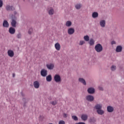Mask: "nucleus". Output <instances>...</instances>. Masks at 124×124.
Masks as SVG:
<instances>
[{
  "label": "nucleus",
  "instance_id": "nucleus-31",
  "mask_svg": "<svg viewBox=\"0 0 124 124\" xmlns=\"http://www.w3.org/2000/svg\"><path fill=\"white\" fill-rule=\"evenodd\" d=\"M72 118L74 121H78V118L76 116H73Z\"/></svg>",
  "mask_w": 124,
  "mask_h": 124
},
{
  "label": "nucleus",
  "instance_id": "nucleus-24",
  "mask_svg": "<svg viewBox=\"0 0 124 124\" xmlns=\"http://www.w3.org/2000/svg\"><path fill=\"white\" fill-rule=\"evenodd\" d=\"M65 25L66 27H71V25H72V23L70 21H67Z\"/></svg>",
  "mask_w": 124,
  "mask_h": 124
},
{
  "label": "nucleus",
  "instance_id": "nucleus-22",
  "mask_svg": "<svg viewBox=\"0 0 124 124\" xmlns=\"http://www.w3.org/2000/svg\"><path fill=\"white\" fill-rule=\"evenodd\" d=\"M78 80L80 82V83H82V84H83V85H86V81H85V79L82 78H79Z\"/></svg>",
  "mask_w": 124,
  "mask_h": 124
},
{
  "label": "nucleus",
  "instance_id": "nucleus-12",
  "mask_svg": "<svg viewBox=\"0 0 124 124\" xmlns=\"http://www.w3.org/2000/svg\"><path fill=\"white\" fill-rule=\"evenodd\" d=\"M88 93L93 94L94 93V89L93 88H90L88 89Z\"/></svg>",
  "mask_w": 124,
  "mask_h": 124
},
{
  "label": "nucleus",
  "instance_id": "nucleus-4",
  "mask_svg": "<svg viewBox=\"0 0 124 124\" xmlns=\"http://www.w3.org/2000/svg\"><path fill=\"white\" fill-rule=\"evenodd\" d=\"M7 54L10 58H13V57H14V51L11 49L8 50Z\"/></svg>",
  "mask_w": 124,
  "mask_h": 124
},
{
  "label": "nucleus",
  "instance_id": "nucleus-20",
  "mask_svg": "<svg viewBox=\"0 0 124 124\" xmlns=\"http://www.w3.org/2000/svg\"><path fill=\"white\" fill-rule=\"evenodd\" d=\"M97 113L99 115H103V114H104V111L101 109H98V110H97Z\"/></svg>",
  "mask_w": 124,
  "mask_h": 124
},
{
  "label": "nucleus",
  "instance_id": "nucleus-39",
  "mask_svg": "<svg viewBox=\"0 0 124 124\" xmlns=\"http://www.w3.org/2000/svg\"><path fill=\"white\" fill-rule=\"evenodd\" d=\"M98 89L100 91H103V88L101 87H99Z\"/></svg>",
  "mask_w": 124,
  "mask_h": 124
},
{
  "label": "nucleus",
  "instance_id": "nucleus-1",
  "mask_svg": "<svg viewBox=\"0 0 124 124\" xmlns=\"http://www.w3.org/2000/svg\"><path fill=\"white\" fill-rule=\"evenodd\" d=\"M94 49L97 53H100V52H102L103 47H102V45H101V44H98L95 46Z\"/></svg>",
  "mask_w": 124,
  "mask_h": 124
},
{
  "label": "nucleus",
  "instance_id": "nucleus-16",
  "mask_svg": "<svg viewBox=\"0 0 124 124\" xmlns=\"http://www.w3.org/2000/svg\"><path fill=\"white\" fill-rule=\"evenodd\" d=\"M6 10H7V11H9V10H14L15 8L13 7V6H9V5H7L6 7Z\"/></svg>",
  "mask_w": 124,
  "mask_h": 124
},
{
  "label": "nucleus",
  "instance_id": "nucleus-43",
  "mask_svg": "<svg viewBox=\"0 0 124 124\" xmlns=\"http://www.w3.org/2000/svg\"><path fill=\"white\" fill-rule=\"evenodd\" d=\"M13 77H15V74H13Z\"/></svg>",
  "mask_w": 124,
  "mask_h": 124
},
{
  "label": "nucleus",
  "instance_id": "nucleus-29",
  "mask_svg": "<svg viewBox=\"0 0 124 124\" xmlns=\"http://www.w3.org/2000/svg\"><path fill=\"white\" fill-rule=\"evenodd\" d=\"M89 122H90V123H95V119H94V118H90L89 120Z\"/></svg>",
  "mask_w": 124,
  "mask_h": 124
},
{
  "label": "nucleus",
  "instance_id": "nucleus-32",
  "mask_svg": "<svg viewBox=\"0 0 124 124\" xmlns=\"http://www.w3.org/2000/svg\"><path fill=\"white\" fill-rule=\"evenodd\" d=\"M59 124H65V122L63 120H61L59 122Z\"/></svg>",
  "mask_w": 124,
  "mask_h": 124
},
{
  "label": "nucleus",
  "instance_id": "nucleus-40",
  "mask_svg": "<svg viewBox=\"0 0 124 124\" xmlns=\"http://www.w3.org/2000/svg\"><path fill=\"white\" fill-rule=\"evenodd\" d=\"M76 124H86L84 122H79L78 123H76Z\"/></svg>",
  "mask_w": 124,
  "mask_h": 124
},
{
  "label": "nucleus",
  "instance_id": "nucleus-26",
  "mask_svg": "<svg viewBox=\"0 0 124 124\" xmlns=\"http://www.w3.org/2000/svg\"><path fill=\"white\" fill-rule=\"evenodd\" d=\"M48 13L49 15H53V14H54V10L53 9H50L48 11Z\"/></svg>",
  "mask_w": 124,
  "mask_h": 124
},
{
  "label": "nucleus",
  "instance_id": "nucleus-25",
  "mask_svg": "<svg viewBox=\"0 0 124 124\" xmlns=\"http://www.w3.org/2000/svg\"><path fill=\"white\" fill-rule=\"evenodd\" d=\"M89 44L91 46H93L94 44V40L93 39H91L89 41Z\"/></svg>",
  "mask_w": 124,
  "mask_h": 124
},
{
  "label": "nucleus",
  "instance_id": "nucleus-41",
  "mask_svg": "<svg viewBox=\"0 0 124 124\" xmlns=\"http://www.w3.org/2000/svg\"><path fill=\"white\" fill-rule=\"evenodd\" d=\"M112 45H114V44H116V42L113 41L111 42Z\"/></svg>",
  "mask_w": 124,
  "mask_h": 124
},
{
  "label": "nucleus",
  "instance_id": "nucleus-5",
  "mask_svg": "<svg viewBox=\"0 0 124 124\" xmlns=\"http://www.w3.org/2000/svg\"><path fill=\"white\" fill-rule=\"evenodd\" d=\"M54 67H55V65L53 63L46 64L47 68H48V69H49L50 70H51L52 69H53Z\"/></svg>",
  "mask_w": 124,
  "mask_h": 124
},
{
  "label": "nucleus",
  "instance_id": "nucleus-30",
  "mask_svg": "<svg viewBox=\"0 0 124 124\" xmlns=\"http://www.w3.org/2000/svg\"><path fill=\"white\" fill-rule=\"evenodd\" d=\"M116 66L115 65H112L111 68H110V69L111 70H112V71H114V70H116Z\"/></svg>",
  "mask_w": 124,
  "mask_h": 124
},
{
  "label": "nucleus",
  "instance_id": "nucleus-2",
  "mask_svg": "<svg viewBox=\"0 0 124 124\" xmlns=\"http://www.w3.org/2000/svg\"><path fill=\"white\" fill-rule=\"evenodd\" d=\"M47 72L46 69H43L41 71V75L43 76V77H46L47 76Z\"/></svg>",
  "mask_w": 124,
  "mask_h": 124
},
{
  "label": "nucleus",
  "instance_id": "nucleus-3",
  "mask_svg": "<svg viewBox=\"0 0 124 124\" xmlns=\"http://www.w3.org/2000/svg\"><path fill=\"white\" fill-rule=\"evenodd\" d=\"M61 76L59 75H55L54 76V81L56 82V83H58L59 82H61Z\"/></svg>",
  "mask_w": 124,
  "mask_h": 124
},
{
  "label": "nucleus",
  "instance_id": "nucleus-28",
  "mask_svg": "<svg viewBox=\"0 0 124 124\" xmlns=\"http://www.w3.org/2000/svg\"><path fill=\"white\" fill-rule=\"evenodd\" d=\"M81 5L80 4H77L76 5L75 7L76 9H80L81 8Z\"/></svg>",
  "mask_w": 124,
  "mask_h": 124
},
{
  "label": "nucleus",
  "instance_id": "nucleus-13",
  "mask_svg": "<svg viewBox=\"0 0 124 124\" xmlns=\"http://www.w3.org/2000/svg\"><path fill=\"white\" fill-rule=\"evenodd\" d=\"M9 32H10L11 34H14V33H15V29L12 27L10 28Z\"/></svg>",
  "mask_w": 124,
  "mask_h": 124
},
{
  "label": "nucleus",
  "instance_id": "nucleus-18",
  "mask_svg": "<svg viewBox=\"0 0 124 124\" xmlns=\"http://www.w3.org/2000/svg\"><path fill=\"white\" fill-rule=\"evenodd\" d=\"M95 108L96 109V110H100L102 108V105L97 104L95 106Z\"/></svg>",
  "mask_w": 124,
  "mask_h": 124
},
{
  "label": "nucleus",
  "instance_id": "nucleus-27",
  "mask_svg": "<svg viewBox=\"0 0 124 124\" xmlns=\"http://www.w3.org/2000/svg\"><path fill=\"white\" fill-rule=\"evenodd\" d=\"M84 39L85 41H89L90 40V37L88 35L84 36Z\"/></svg>",
  "mask_w": 124,
  "mask_h": 124
},
{
  "label": "nucleus",
  "instance_id": "nucleus-11",
  "mask_svg": "<svg viewBox=\"0 0 124 124\" xmlns=\"http://www.w3.org/2000/svg\"><path fill=\"white\" fill-rule=\"evenodd\" d=\"M122 50H123V47L121 46H117L116 49V51L117 53L122 52Z\"/></svg>",
  "mask_w": 124,
  "mask_h": 124
},
{
  "label": "nucleus",
  "instance_id": "nucleus-35",
  "mask_svg": "<svg viewBox=\"0 0 124 124\" xmlns=\"http://www.w3.org/2000/svg\"><path fill=\"white\" fill-rule=\"evenodd\" d=\"M63 118H67V117H68V115L65 113H63Z\"/></svg>",
  "mask_w": 124,
  "mask_h": 124
},
{
  "label": "nucleus",
  "instance_id": "nucleus-36",
  "mask_svg": "<svg viewBox=\"0 0 124 124\" xmlns=\"http://www.w3.org/2000/svg\"><path fill=\"white\" fill-rule=\"evenodd\" d=\"M2 5H3V3L2 2V0H0V7H2Z\"/></svg>",
  "mask_w": 124,
  "mask_h": 124
},
{
  "label": "nucleus",
  "instance_id": "nucleus-37",
  "mask_svg": "<svg viewBox=\"0 0 124 124\" xmlns=\"http://www.w3.org/2000/svg\"><path fill=\"white\" fill-rule=\"evenodd\" d=\"M31 32H32V29L31 28L28 31V33L31 34Z\"/></svg>",
  "mask_w": 124,
  "mask_h": 124
},
{
  "label": "nucleus",
  "instance_id": "nucleus-17",
  "mask_svg": "<svg viewBox=\"0 0 124 124\" xmlns=\"http://www.w3.org/2000/svg\"><path fill=\"white\" fill-rule=\"evenodd\" d=\"M46 80L47 82H51L52 81V76L49 75L46 78Z\"/></svg>",
  "mask_w": 124,
  "mask_h": 124
},
{
  "label": "nucleus",
  "instance_id": "nucleus-6",
  "mask_svg": "<svg viewBox=\"0 0 124 124\" xmlns=\"http://www.w3.org/2000/svg\"><path fill=\"white\" fill-rule=\"evenodd\" d=\"M86 99L88 100V101H93L94 98L93 96L91 95H89L86 96Z\"/></svg>",
  "mask_w": 124,
  "mask_h": 124
},
{
  "label": "nucleus",
  "instance_id": "nucleus-45",
  "mask_svg": "<svg viewBox=\"0 0 124 124\" xmlns=\"http://www.w3.org/2000/svg\"><path fill=\"white\" fill-rule=\"evenodd\" d=\"M25 100V99H23V101Z\"/></svg>",
  "mask_w": 124,
  "mask_h": 124
},
{
  "label": "nucleus",
  "instance_id": "nucleus-34",
  "mask_svg": "<svg viewBox=\"0 0 124 124\" xmlns=\"http://www.w3.org/2000/svg\"><path fill=\"white\" fill-rule=\"evenodd\" d=\"M83 44H85L84 41H80L79 45H83Z\"/></svg>",
  "mask_w": 124,
  "mask_h": 124
},
{
  "label": "nucleus",
  "instance_id": "nucleus-23",
  "mask_svg": "<svg viewBox=\"0 0 124 124\" xmlns=\"http://www.w3.org/2000/svg\"><path fill=\"white\" fill-rule=\"evenodd\" d=\"M16 20L13 19L12 21V23H11V25L12 26L14 27V28H15V27H16Z\"/></svg>",
  "mask_w": 124,
  "mask_h": 124
},
{
  "label": "nucleus",
  "instance_id": "nucleus-33",
  "mask_svg": "<svg viewBox=\"0 0 124 124\" xmlns=\"http://www.w3.org/2000/svg\"><path fill=\"white\" fill-rule=\"evenodd\" d=\"M17 38H22V34H21V33H19L17 35Z\"/></svg>",
  "mask_w": 124,
  "mask_h": 124
},
{
  "label": "nucleus",
  "instance_id": "nucleus-21",
  "mask_svg": "<svg viewBox=\"0 0 124 124\" xmlns=\"http://www.w3.org/2000/svg\"><path fill=\"white\" fill-rule=\"evenodd\" d=\"M93 18H97L98 17V13L97 12H93L92 14Z\"/></svg>",
  "mask_w": 124,
  "mask_h": 124
},
{
  "label": "nucleus",
  "instance_id": "nucleus-15",
  "mask_svg": "<svg viewBox=\"0 0 124 124\" xmlns=\"http://www.w3.org/2000/svg\"><path fill=\"white\" fill-rule=\"evenodd\" d=\"M81 118L83 121H87L88 120V115L87 114H82Z\"/></svg>",
  "mask_w": 124,
  "mask_h": 124
},
{
  "label": "nucleus",
  "instance_id": "nucleus-19",
  "mask_svg": "<svg viewBox=\"0 0 124 124\" xmlns=\"http://www.w3.org/2000/svg\"><path fill=\"white\" fill-rule=\"evenodd\" d=\"M105 20H101L100 22V25L101 26V27H102V28H104V27H105Z\"/></svg>",
  "mask_w": 124,
  "mask_h": 124
},
{
  "label": "nucleus",
  "instance_id": "nucleus-44",
  "mask_svg": "<svg viewBox=\"0 0 124 124\" xmlns=\"http://www.w3.org/2000/svg\"><path fill=\"white\" fill-rule=\"evenodd\" d=\"M53 124V123H49V124Z\"/></svg>",
  "mask_w": 124,
  "mask_h": 124
},
{
  "label": "nucleus",
  "instance_id": "nucleus-7",
  "mask_svg": "<svg viewBox=\"0 0 124 124\" xmlns=\"http://www.w3.org/2000/svg\"><path fill=\"white\" fill-rule=\"evenodd\" d=\"M55 48L57 51H60L61 50V45H60V43H56L55 44Z\"/></svg>",
  "mask_w": 124,
  "mask_h": 124
},
{
  "label": "nucleus",
  "instance_id": "nucleus-8",
  "mask_svg": "<svg viewBox=\"0 0 124 124\" xmlns=\"http://www.w3.org/2000/svg\"><path fill=\"white\" fill-rule=\"evenodd\" d=\"M33 86L35 89L39 88V82L38 81H35L33 82Z\"/></svg>",
  "mask_w": 124,
  "mask_h": 124
},
{
  "label": "nucleus",
  "instance_id": "nucleus-10",
  "mask_svg": "<svg viewBox=\"0 0 124 124\" xmlns=\"http://www.w3.org/2000/svg\"><path fill=\"white\" fill-rule=\"evenodd\" d=\"M74 31H75L73 28H70L68 30V34H73V33H74Z\"/></svg>",
  "mask_w": 124,
  "mask_h": 124
},
{
  "label": "nucleus",
  "instance_id": "nucleus-14",
  "mask_svg": "<svg viewBox=\"0 0 124 124\" xmlns=\"http://www.w3.org/2000/svg\"><path fill=\"white\" fill-rule=\"evenodd\" d=\"M3 27L4 28H8L9 27V24H8V22L6 20H4L3 23Z\"/></svg>",
  "mask_w": 124,
  "mask_h": 124
},
{
  "label": "nucleus",
  "instance_id": "nucleus-9",
  "mask_svg": "<svg viewBox=\"0 0 124 124\" xmlns=\"http://www.w3.org/2000/svg\"><path fill=\"white\" fill-rule=\"evenodd\" d=\"M107 111L109 113H112V112L114 111V108L111 106H109L107 107Z\"/></svg>",
  "mask_w": 124,
  "mask_h": 124
},
{
  "label": "nucleus",
  "instance_id": "nucleus-42",
  "mask_svg": "<svg viewBox=\"0 0 124 124\" xmlns=\"http://www.w3.org/2000/svg\"><path fill=\"white\" fill-rule=\"evenodd\" d=\"M14 14L16 15V14H17V13L16 12H14Z\"/></svg>",
  "mask_w": 124,
  "mask_h": 124
},
{
  "label": "nucleus",
  "instance_id": "nucleus-38",
  "mask_svg": "<svg viewBox=\"0 0 124 124\" xmlns=\"http://www.w3.org/2000/svg\"><path fill=\"white\" fill-rule=\"evenodd\" d=\"M51 104L52 105H56V104H57V101H54L51 102Z\"/></svg>",
  "mask_w": 124,
  "mask_h": 124
}]
</instances>
